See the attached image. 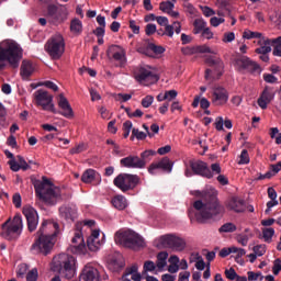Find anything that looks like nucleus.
<instances>
[{"mask_svg":"<svg viewBox=\"0 0 281 281\" xmlns=\"http://www.w3.org/2000/svg\"><path fill=\"white\" fill-rule=\"evenodd\" d=\"M196 196L204 199V202L196 200L193 203L195 220L198 223H205V221L221 218L225 207L218 201V191L216 189H206L204 191H196Z\"/></svg>","mask_w":281,"mask_h":281,"instance_id":"nucleus-1","label":"nucleus"},{"mask_svg":"<svg viewBox=\"0 0 281 281\" xmlns=\"http://www.w3.org/2000/svg\"><path fill=\"white\" fill-rule=\"evenodd\" d=\"M58 234H60L58 223L44 220L36 233L35 240L31 246V251L33 254H42V256H49L52 249H54V246L56 245Z\"/></svg>","mask_w":281,"mask_h":281,"instance_id":"nucleus-2","label":"nucleus"},{"mask_svg":"<svg viewBox=\"0 0 281 281\" xmlns=\"http://www.w3.org/2000/svg\"><path fill=\"white\" fill-rule=\"evenodd\" d=\"M23 58V48L14 41H5L0 44V71L8 67L19 69L21 59Z\"/></svg>","mask_w":281,"mask_h":281,"instance_id":"nucleus-3","label":"nucleus"},{"mask_svg":"<svg viewBox=\"0 0 281 281\" xmlns=\"http://www.w3.org/2000/svg\"><path fill=\"white\" fill-rule=\"evenodd\" d=\"M34 189L40 201H43L48 205H56L58 201H63V198H60V188L54 187L52 181L47 178H43V181H36L34 183Z\"/></svg>","mask_w":281,"mask_h":281,"instance_id":"nucleus-4","label":"nucleus"},{"mask_svg":"<svg viewBox=\"0 0 281 281\" xmlns=\"http://www.w3.org/2000/svg\"><path fill=\"white\" fill-rule=\"evenodd\" d=\"M76 258L68 254H59L53 258V270L59 272L61 278L71 280L76 276Z\"/></svg>","mask_w":281,"mask_h":281,"instance_id":"nucleus-5","label":"nucleus"},{"mask_svg":"<svg viewBox=\"0 0 281 281\" xmlns=\"http://www.w3.org/2000/svg\"><path fill=\"white\" fill-rule=\"evenodd\" d=\"M116 245H123L130 249H142L146 247V241L137 233L133 231H119L114 235Z\"/></svg>","mask_w":281,"mask_h":281,"instance_id":"nucleus-6","label":"nucleus"},{"mask_svg":"<svg viewBox=\"0 0 281 281\" xmlns=\"http://www.w3.org/2000/svg\"><path fill=\"white\" fill-rule=\"evenodd\" d=\"M0 236L5 240H16L23 232V218L21 214H15L13 220L9 218L1 225Z\"/></svg>","mask_w":281,"mask_h":281,"instance_id":"nucleus-7","label":"nucleus"},{"mask_svg":"<svg viewBox=\"0 0 281 281\" xmlns=\"http://www.w3.org/2000/svg\"><path fill=\"white\" fill-rule=\"evenodd\" d=\"M45 49L53 60H60L65 54V37L60 34L53 35L45 44Z\"/></svg>","mask_w":281,"mask_h":281,"instance_id":"nucleus-8","label":"nucleus"},{"mask_svg":"<svg viewBox=\"0 0 281 281\" xmlns=\"http://www.w3.org/2000/svg\"><path fill=\"white\" fill-rule=\"evenodd\" d=\"M196 175L198 177H204V179H212L214 175H212V170H210V167L207 166V162L203 160H190L189 167L184 170V177H194Z\"/></svg>","mask_w":281,"mask_h":281,"instance_id":"nucleus-9","label":"nucleus"},{"mask_svg":"<svg viewBox=\"0 0 281 281\" xmlns=\"http://www.w3.org/2000/svg\"><path fill=\"white\" fill-rule=\"evenodd\" d=\"M134 78L136 82H139V85H144L145 87L159 82V75H157V71H155L150 66L139 67L135 70Z\"/></svg>","mask_w":281,"mask_h":281,"instance_id":"nucleus-10","label":"nucleus"},{"mask_svg":"<svg viewBox=\"0 0 281 281\" xmlns=\"http://www.w3.org/2000/svg\"><path fill=\"white\" fill-rule=\"evenodd\" d=\"M113 183L122 192H128V190H135L139 186V176L131 173H120L114 178Z\"/></svg>","mask_w":281,"mask_h":281,"instance_id":"nucleus-11","label":"nucleus"},{"mask_svg":"<svg viewBox=\"0 0 281 281\" xmlns=\"http://www.w3.org/2000/svg\"><path fill=\"white\" fill-rule=\"evenodd\" d=\"M67 14L65 5L48 4L45 16L52 25H60V23H65Z\"/></svg>","mask_w":281,"mask_h":281,"instance_id":"nucleus-12","label":"nucleus"},{"mask_svg":"<svg viewBox=\"0 0 281 281\" xmlns=\"http://www.w3.org/2000/svg\"><path fill=\"white\" fill-rule=\"evenodd\" d=\"M33 95L36 106H42L43 111H50V113H56L54 95L49 94V92L43 89L35 91Z\"/></svg>","mask_w":281,"mask_h":281,"instance_id":"nucleus-13","label":"nucleus"},{"mask_svg":"<svg viewBox=\"0 0 281 281\" xmlns=\"http://www.w3.org/2000/svg\"><path fill=\"white\" fill-rule=\"evenodd\" d=\"M160 244L162 247L172 249L173 251H183L186 249V240L175 235H165L160 237Z\"/></svg>","mask_w":281,"mask_h":281,"instance_id":"nucleus-14","label":"nucleus"},{"mask_svg":"<svg viewBox=\"0 0 281 281\" xmlns=\"http://www.w3.org/2000/svg\"><path fill=\"white\" fill-rule=\"evenodd\" d=\"M273 100H276V89L271 86H266L257 100V104L265 111Z\"/></svg>","mask_w":281,"mask_h":281,"instance_id":"nucleus-15","label":"nucleus"},{"mask_svg":"<svg viewBox=\"0 0 281 281\" xmlns=\"http://www.w3.org/2000/svg\"><path fill=\"white\" fill-rule=\"evenodd\" d=\"M22 212L26 218L29 232H36V227H38V213L31 206H25Z\"/></svg>","mask_w":281,"mask_h":281,"instance_id":"nucleus-16","label":"nucleus"},{"mask_svg":"<svg viewBox=\"0 0 281 281\" xmlns=\"http://www.w3.org/2000/svg\"><path fill=\"white\" fill-rule=\"evenodd\" d=\"M120 164L123 168H133V169H139L146 168V161L142 160L138 156H127L125 158H122L120 160Z\"/></svg>","mask_w":281,"mask_h":281,"instance_id":"nucleus-17","label":"nucleus"},{"mask_svg":"<svg viewBox=\"0 0 281 281\" xmlns=\"http://www.w3.org/2000/svg\"><path fill=\"white\" fill-rule=\"evenodd\" d=\"M229 100V93L225 88H216L211 97V102L214 106H223L227 104Z\"/></svg>","mask_w":281,"mask_h":281,"instance_id":"nucleus-18","label":"nucleus"},{"mask_svg":"<svg viewBox=\"0 0 281 281\" xmlns=\"http://www.w3.org/2000/svg\"><path fill=\"white\" fill-rule=\"evenodd\" d=\"M172 161H170V158L164 157L158 162H153L148 168L149 175H155V170H164L165 172H172Z\"/></svg>","mask_w":281,"mask_h":281,"instance_id":"nucleus-19","label":"nucleus"},{"mask_svg":"<svg viewBox=\"0 0 281 281\" xmlns=\"http://www.w3.org/2000/svg\"><path fill=\"white\" fill-rule=\"evenodd\" d=\"M106 56H112V58L121 63V65L126 63V50L120 45H111L106 50Z\"/></svg>","mask_w":281,"mask_h":281,"instance_id":"nucleus-20","label":"nucleus"},{"mask_svg":"<svg viewBox=\"0 0 281 281\" xmlns=\"http://www.w3.org/2000/svg\"><path fill=\"white\" fill-rule=\"evenodd\" d=\"M59 216L64 221H71L74 223L78 216V209L71 205H63L59 207Z\"/></svg>","mask_w":281,"mask_h":281,"instance_id":"nucleus-21","label":"nucleus"},{"mask_svg":"<svg viewBox=\"0 0 281 281\" xmlns=\"http://www.w3.org/2000/svg\"><path fill=\"white\" fill-rule=\"evenodd\" d=\"M71 243L72 246H70V251L72 254H82V251H85V238L82 237V232L77 231Z\"/></svg>","mask_w":281,"mask_h":281,"instance_id":"nucleus-22","label":"nucleus"},{"mask_svg":"<svg viewBox=\"0 0 281 281\" xmlns=\"http://www.w3.org/2000/svg\"><path fill=\"white\" fill-rule=\"evenodd\" d=\"M238 63L240 67H243V69H246V71H249V74H260V65L251 60L249 57H240L238 59Z\"/></svg>","mask_w":281,"mask_h":281,"instance_id":"nucleus-23","label":"nucleus"},{"mask_svg":"<svg viewBox=\"0 0 281 281\" xmlns=\"http://www.w3.org/2000/svg\"><path fill=\"white\" fill-rule=\"evenodd\" d=\"M79 281H100V272L93 267H85Z\"/></svg>","mask_w":281,"mask_h":281,"instance_id":"nucleus-24","label":"nucleus"},{"mask_svg":"<svg viewBox=\"0 0 281 281\" xmlns=\"http://www.w3.org/2000/svg\"><path fill=\"white\" fill-rule=\"evenodd\" d=\"M58 106L63 110L61 115L67 117L68 120L74 117V109H71V104L64 94H59L58 98Z\"/></svg>","mask_w":281,"mask_h":281,"instance_id":"nucleus-25","label":"nucleus"},{"mask_svg":"<svg viewBox=\"0 0 281 281\" xmlns=\"http://www.w3.org/2000/svg\"><path fill=\"white\" fill-rule=\"evenodd\" d=\"M205 63L206 65H209V67L214 68L217 78H221L223 76V69H225V64H223V60L221 58H214L212 56H209L206 57Z\"/></svg>","mask_w":281,"mask_h":281,"instance_id":"nucleus-26","label":"nucleus"},{"mask_svg":"<svg viewBox=\"0 0 281 281\" xmlns=\"http://www.w3.org/2000/svg\"><path fill=\"white\" fill-rule=\"evenodd\" d=\"M257 45H259V47L256 48L255 52L260 55V60H262V63H269V54H271V46L265 45V37L261 38V41H258Z\"/></svg>","mask_w":281,"mask_h":281,"instance_id":"nucleus-27","label":"nucleus"},{"mask_svg":"<svg viewBox=\"0 0 281 281\" xmlns=\"http://www.w3.org/2000/svg\"><path fill=\"white\" fill-rule=\"evenodd\" d=\"M227 207L233 210V212H236L237 214H240L245 212V200L240 198H231L227 203Z\"/></svg>","mask_w":281,"mask_h":281,"instance_id":"nucleus-28","label":"nucleus"},{"mask_svg":"<svg viewBox=\"0 0 281 281\" xmlns=\"http://www.w3.org/2000/svg\"><path fill=\"white\" fill-rule=\"evenodd\" d=\"M263 45H267L268 47H271V45H273V56L281 57V36L277 38L263 37Z\"/></svg>","mask_w":281,"mask_h":281,"instance_id":"nucleus-29","label":"nucleus"},{"mask_svg":"<svg viewBox=\"0 0 281 281\" xmlns=\"http://www.w3.org/2000/svg\"><path fill=\"white\" fill-rule=\"evenodd\" d=\"M138 52L146 56H153L150 55V52H153V54L159 56V54H164V52H166V48H164V46H157L154 43H148L146 48H139Z\"/></svg>","mask_w":281,"mask_h":281,"instance_id":"nucleus-30","label":"nucleus"},{"mask_svg":"<svg viewBox=\"0 0 281 281\" xmlns=\"http://www.w3.org/2000/svg\"><path fill=\"white\" fill-rule=\"evenodd\" d=\"M20 74L23 79L30 78V76L34 74V65H32L31 61L23 60L20 68Z\"/></svg>","mask_w":281,"mask_h":281,"instance_id":"nucleus-31","label":"nucleus"},{"mask_svg":"<svg viewBox=\"0 0 281 281\" xmlns=\"http://www.w3.org/2000/svg\"><path fill=\"white\" fill-rule=\"evenodd\" d=\"M100 177V173L93 169H87L82 176H81V181L82 183H93L94 179H98Z\"/></svg>","mask_w":281,"mask_h":281,"instance_id":"nucleus-32","label":"nucleus"},{"mask_svg":"<svg viewBox=\"0 0 281 281\" xmlns=\"http://www.w3.org/2000/svg\"><path fill=\"white\" fill-rule=\"evenodd\" d=\"M137 269H138L137 265L126 268L122 278H128V276H132L133 281H142V274H139V272H137Z\"/></svg>","mask_w":281,"mask_h":281,"instance_id":"nucleus-33","label":"nucleus"},{"mask_svg":"<svg viewBox=\"0 0 281 281\" xmlns=\"http://www.w3.org/2000/svg\"><path fill=\"white\" fill-rule=\"evenodd\" d=\"M112 205L115 210H126L128 203L126 202V198L124 195H116L112 199Z\"/></svg>","mask_w":281,"mask_h":281,"instance_id":"nucleus-34","label":"nucleus"},{"mask_svg":"<svg viewBox=\"0 0 281 281\" xmlns=\"http://www.w3.org/2000/svg\"><path fill=\"white\" fill-rule=\"evenodd\" d=\"M207 27V22L203 19H195L193 21V34H201Z\"/></svg>","mask_w":281,"mask_h":281,"instance_id":"nucleus-35","label":"nucleus"},{"mask_svg":"<svg viewBox=\"0 0 281 281\" xmlns=\"http://www.w3.org/2000/svg\"><path fill=\"white\" fill-rule=\"evenodd\" d=\"M166 260H168V252H166V251L159 252L157 255V261H156L157 269H164V267H166V265H168V262Z\"/></svg>","mask_w":281,"mask_h":281,"instance_id":"nucleus-36","label":"nucleus"},{"mask_svg":"<svg viewBox=\"0 0 281 281\" xmlns=\"http://www.w3.org/2000/svg\"><path fill=\"white\" fill-rule=\"evenodd\" d=\"M70 32H72V34H82V21L79 19L71 20Z\"/></svg>","mask_w":281,"mask_h":281,"instance_id":"nucleus-37","label":"nucleus"},{"mask_svg":"<svg viewBox=\"0 0 281 281\" xmlns=\"http://www.w3.org/2000/svg\"><path fill=\"white\" fill-rule=\"evenodd\" d=\"M100 238L88 237L87 247L90 251H98L100 249Z\"/></svg>","mask_w":281,"mask_h":281,"instance_id":"nucleus-38","label":"nucleus"},{"mask_svg":"<svg viewBox=\"0 0 281 281\" xmlns=\"http://www.w3.org/2000/svg\"><path fill=\"white\" fill-rule=\"evenodd\" d=\"M109 269L114 272L122 271V269H124V261L120 259H112L109 262Z\"/></svg>","mask_w":281,"mask_h":281,"instance_id":"nucleus-39","label":"nucleus"},{"mask_svg":"<svg viewBox=\"0 0 281 281\" xmlns=\"http://www.w3.org/2000/svg\"><path fill=\"white\" fill-rule=\"evenodd\" d=\"M237 227L234 223H225L218 228L220 234H234Z\"/></svg>","mask_w":281,"mask_h":281,"instance_id":"nucleus-40","label":"nucleus"},{"mask_svg":"<svg viewBox=\"0 0 281 281\" xmlns=\"http://www.w3.org/2000/svg\"><path fill=\"white\" fill-rule=\"evenodd\" d=\"M243 38H246L247 41H251V38H259V41H262V38L267 37H265L260 32L245 31L243 34Z\"/></svg>","mask_w":281,"mask_h":281,"instance_id":"nucleus-41","label":"nucleus"},{"mask_svg":"<svg viewBox=\"0 0 281 281\" xmlns=\"http://www.w3.org/2000/svg\"><path fill=\"white\" fill-rule=\"evenodd\" d=\"M251 159L249 158V151L247 149H243L239 155L238 166H247Z\"/></svg>","mask_w":281,"mask_h":281,"instance_id":"nucleus-42","label":"nucleus"},{"mask_svg":"<svg viewBox=\"0 0 281 281\" xmlns=\"http://www.w3.org/2000/svg\"><path fill=\"white\" fill-rule=\"evenodd\" d=\"M274 235H276V229L271 227L262 229V236L266 243H270V240L273 238Z\"/></svg>","mask_w":281,"mask_h":281,"instance_id":"nucleus-43","label":"nucleus"},{"mask_svg":"<svg viewBox=\"0 0 281 281\" xmlns=\"http://www.w3.org/2000/svg\"><path fill=\"white\" fill-rule=\"evenodd\" d=\"M159 10H161V12H165L166 14H168L169 11L175 10V3L170 2V1H162L159 4Z\"/></svg>","mask_w":281,"mask_h":281,"instance_id":"nucleus-44","label":"nucleus"},{"mask_svg":"<svg viewBox=\"0 0 281 281\" xmlns=\"http://www.w3.org/2000/svg\"><path fill=\"white\" fill-rule=\"evenodd\" d=\"M131 128H133V122L131 121H125L123 123V137L126 139L131 135Z\"/></svg>","mask_w":281,"mask_h":281,"instance_id":"nucleus-45","label":"nucleus"},{"mask_svg":"<svg viewBox=\"0 0 281 281\" xmlns=\"http://www.w3.org/2000/svg\"><path fill=\"white\" fill-rule=\"evenodd\" d=\"M195 54H214V52L207 45H200L195 46Z\"/></svg>","mask_w":281,"mask_h":281,"instance_id":"nucleus-46","label":"nucleus"},{"mask_svg":"<svg viewBox=\"0 0 281 281\" xmlns=\"http://www.w3.org/2000/svg\"><path fill=\"white\" fill-rule=\"evenodd\" d=\"M5 106H3V103H0V128H5Z\"/></svg>","mask_w":281,"mask_h":281,"instance_id":"nucleus-47","label":"nucleus"},{"mask_svg":"<svg viewBox=\"0 0 281 281\" xmlns=\"http://www.w3.org/2000/svg\"><path fill=\"white\" fill-rule=\"evenodd\" d=\"M252 251L257 256H265V254H267V246L266 245H257L252 248Z\"/></svg>","mask_w":281,"mask_h":281,"instance_id":"nucleus-48","label":"nucleus"},{"mask_svg":"<svg viewBox=\"0 0 281 281\" xmlns=\"http://www.w3.org/2000/svg\"><path fill=\"white\" fill-rule=\"evenodd\" d=\"M153 102H155V97L154 95H146L145 98L142 99V106L144 109H148Z\"/></svg>","mask_w":281,"mask_h":281,"instance_id":"nucleus-49","label":"nucleus"},{"mask_svg":"<svg viewBox=\"0 0 281 281\" xmlns=\"http://www.w3.org/2000/svg\"><path fill=\"white\" fill-rule=\"evenodd\" d=\"M133 137H136V139L142 140V139H146L147 135H146V133L140 132V131L137 130V128H133V130H132L131 139H133Z\"/></svg>","mask_w":281,"mask_h":281,"instance_id":"nucleus-50","label":"nucleus"},{"mask_svg":"<svg viewBox=\"0 0 281 281\" xmlns=\"http://www.w3.org/2000/svg\"><path fill=\"white\" fill-rule=\"evenodd\" d=\"M37 280H38V270L34 268L27 272L26 281H37Z\"/></svg>","mask_w":281,"mask_h":281,"instance_id":"nucleus-51","label":"nucleus"},{"mask_svg":"<svg viewBox=\"0 0 281 281\" xmlns=\"http://www.w3.org/2000/svg\"><path fill=\"white\" fill-rule=\"evenodd\" d=\"M131 98H133L132 94H124V93H117L114 95V100H116V102H128Z\"/></svg>","mask_w":281,"mask_h":281,"instance_id":"nucleus-52","label":"nucleus"},{"mask_svg":"<svg viewBox=\"0 0 281 281\" xmlns=\"http://www.w3.org/2000/svg\"><path fill=\"white\" fill-rule=\"evenodd\" d=\"M181 52L184 56H192V55L196 54V46L182 47Z\"/></svg>","mask_w":281,"mask_h":281,"instance_id":"nucleus-53","label":"nucleus"},{"mask_svg":"<svg viewBox=\"0 0 281 281\" xmlns=\"http://www.w3.org/2000/svg\"><path fill=\"white\" fill-rule=\"evenodd\" d=\"M280 271H281V259L277 258L273 261L272 273H273V276H279Z\"/></svg>","mask_w":281,"mask_h":281,"instance_id":"nucleus-54","label":"nucleus"},{"mask_svg":"<svg viewBox=\"0 0 281 281\" xmlns=\"http://www.w3.org/2000/svg\"><path fill=\"white\" fill-rule=\"evenodd\" d=\"M155 33H157V25L149 23L145 26V34L147 36H153Z\"/></svg>","mask_w":281,"mask_h":281,"instance_id":"nucleus-55","label":"nucleus"},{"mask_svg":"<svg viewBox=\"0 0 281 281\" xmlns=\"http://www.w3.org/2000/svg\"><path fill=\"white\" fill-rule=\"evenodd\" d=\"M155 269H157V267L155 266V262H153L150 260L145 261L143 276L145 273H148V271H155Z\"/></svg>","mask_w":281,"mask_h":281,"instance_id":"nucleus-56","label":"nucleus"},{"mask_svg":"<svg viewBox=\"0 0 281 281\" xmlns=\"http://www.w3.org/2000/svg\"><path fill=\"white\" fill-rule=\"evenodd\" d=\"M27 265L25 263H21L18 266V271H16V277L18 278H23V276H25V273H27Z\"/></svg>","mask_w":281,"mask_h":281,"instance_id":"nucleus-57","label":"nucleus"},{"mask_svg":"<svg viewBox=\"0 0 281 281\" xmlns=\"http://www.w3.org/2000/svg\"><path fill=\"white\" fill-rule=\"evenodd\" d=\"M18 164L22 170H30V165L25 161L23 156H16Z\"/></svg>","mask_w":281,"mask_h":281,"instance_id":"nucleus-58","label":"nucleus"},{"mask_svg":"<svg viewBox=\"0 0 281 281\" xmlns=\"http://www.w3.org/2000/svg\"><path fill=\"white\" fill-rule=\"evenodd\" d=\"M237 243H239V245L243 247H247V244L249 243V236L246 234H239L237 236Z\"/></svg>","mask_w":281,"mask_h":281,"instance_id":"nucleus-59","label":"nucleus"},{"mask_svg":"<svg viewBox=\"0 0 281 281\" xmlns=\"http://www.w3.org/2000/svg\"><path fill=\"white\" fill-rule=\"evenodd\" d=\"M87 150V147H85V144H79L76 147L70 149V155H80V153H85Z\"/></svg>","mask_w":281,"mask_h":281,"instance_id":"nucleus-60","label":"nucleus"},{"mask_svg":"<svg viewBox=\"0 0 281 281\" xmlns=\"http://www.w3.org/2000/svg\"><path fill=\"white\" fill-rule=\"evenodd\" d=\"M225 276L227 280H236L238 273H236V270L234 268H229L225 270Z\"/></svg>","mask_w":281,"mask_h":281,"instance_id":"nucleus-61","label":"nucleus"},{"mask_svg":"<svg viewBox=\"0 0 281 281\" xmlns=\"http://www.w3.org/2000/svg\"><path fill=\"white\" fill-rule=\"evenodd\" d=\"M263 80H265V82H268L269 85H276V82H278V77H276L271 74H263Z\"/></svg>","mask_w":281,"mask_h":281,"instance_id":"nucleus-62","label":"nucleus"},{"mask_svg":"<svg viewBox=\"0 0 281 281\" xmlns=\"http://www.w3.org/2000/svg\"><path fill=\"white\" fill-rule=\"evenodd\" d=\"M259 278H260V280L265 279V277H262V273H260V272L248 271V280L249 281H256Z\"/></svg>","mask_w":281,"mask_h":281,"instance_id":"nucleus-63","label":"nucleus"},{"mask_svg":"<svg viewBox=\"0 0 281 281\" xmlns=\"http://www.w3.org/2000/svg\"><path fill=\"white\" fill-rule=\"evenodd\" d=\"M154 155H156V151H155V150H153V149H147V150H145V151H143V153L140 154V159L146 162V160H147L149 157H154Z\"/></svg>","mask_w":281,"mask_h":281,"instance_id":"nucleus-64","label":"nucleus"}]
</instances>
